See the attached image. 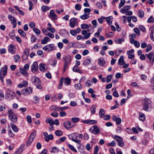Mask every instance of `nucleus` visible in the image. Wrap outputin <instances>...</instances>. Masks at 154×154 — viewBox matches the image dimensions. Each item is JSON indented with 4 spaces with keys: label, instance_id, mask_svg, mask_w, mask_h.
Returning <instances> with one entry per match:
<instances>
[{
    "label": "nucleus",
    "instance_id": "4468645a",
    "mask_svg": "<svg viewBox=\"0 0 154 154\" xmlns=\"http://www.w3.org/2000/svg\"><path fill=\"white\" fill-rule=\"evenodd\" d=\"M43 135L44 136V138L47 142H48L50 140H52L53 139V136L52 134L48 135L47 132H44L43 133Z\"/></svg>",
    "mask_w": 154,
    "mask_h": 154
},
{
    "label": "nucleus",
    "instance_id": "8fccbe9b",
    "mask_svg": "<svg viewBox=\"0 0 154 154\" xmlns=\"http://www.w3.org/2000/svg\"><path fill=\"white\" fill-rule=\"evenodd\" d=\"M55 134L57 136H60L63 134V132L60 130H57L55 132Z\"/></svg>",
    "mask_w": 154,
    "mask_h": 154
},
{
    "label": "nucleus",
    "instance_id": "e2e57ef3",
    "mask_svg": "<svg viewBox=\"0 0 154 154\" xmlns=\"http://www.w3.org/2000/svg\"><path fill=\"white\" fill-rule=\"evenodd\" d=\"M68 147L72 151L77 152V151L74 147L70 144H68Z\"/></svg>",
    "mask_w": 154,
    "mask_h": 154
},
{
    "label": "nucleus",
    "instance_id": "13d9d810",
    "mask_svg": "<svg viewBox=\"0 0 154 154\" xmlns=\"http://www.w3.org/2000/svg\"><path fill=\"white\" fill-rule=\"evenodd\" d=\"M14 58L16 62H18L20 58V56L19 55H16L14 56Z\"/></svg>",
    "mask_w": 154,
    "mask_h": 154
},
{
    "label": "nucleus",
    "instance_id": "a878e982",
    "mask_svg": "<svg viewBox=\"0 0 154 154\" xmlns=\"http://www.w3.org/2000/svg\"><path fill=\"white\" fill-rule=\"evenodd\" d=\"M98 63L100 66H103L105 64V61L102 58L99 59Z\"/></svg>",
    "mask_w": 154,
    "mask_h": 154
},
{
    "label": "nucleus",
    "instance_id": "bb28decb",
    "mask_svg": "<svg viewBox=\"0 0 154 154\" xmlns=\"http://www.w3.org/2000/svg\"><path fill=\"white\" fill-rule=\"evenodd\" d=\"M68 137L69 139L72 140L74 139H77L78 136L76 133H73L68 135Z\"/></svg>",
    "mask_w": 154,
    "mask_h": 154
},
{
    "label": "nucleus",
    "instance_id": "bf43d9fd",
    "mask_svg": "<svg viewBox=\"0 0 154 154\" xmlns=\"http://www.w3.org/2000/svg\"><path fill=\"white\" fill-rule=\"evenodd\" d=\"M69 32L73 36H75L76 35L77 33L76 30H71Z\"/></svg>",
    "mask_w": 154,
    "mask_h": 154
},
{
    "label": "nucleus",
    "instance_id": "c85d7f7f",
    "mask_svg": "<svg viewBox=\"0 0 154 154\" xmlns=\"http://www.w3.org/2000/svg\"><path fill=\"white\" fill-rule=\"evenodd\" d=\"M50 39L48 37H45L44 39L41 40V43L43 44H45L47 43L48 42L50 41Z\"/></svg>",
    "mask_w": 154,
    "mask_h": 154
},
{
    "label": "nucleus",
    "instance_id": "4d7b16f0",
    "mask_svg": "<svg viewBox=\"0 0 154 154\" xmlns=\"http://www.w3.org/2000/svg\"><path fill=\"white\" fill-rule=\"evenodd\" d=\"M105 18L106 17L102 16H101L100 18H98L97 20L100 23L102 24L103 22V19H105Z\"/></svg>",
    "mask_w": 154,
    "mask_h": 154
},
{
    "label": "nucleus",
    "instance_id": "412c9836",
    "mask_svg": "<svg viewBox=\"0 0 154 154\" xmlns=\"http://www.w3.org/2000/svg\"><path fill=\"white\" fill-rule=\"evenodd\" d=\"M146 56L150 62H153L154 61V53L150 52L146 55Z\"/></svg>",
    "mask_w": 154,
    "mask_h": 154
},
{
    "label": "nucleus",
    "instance_id": "1a4fd4ad",
    "mask_svg": "<svg viewBox=\"0 0 154 154\" xmlns=\"http://www.w3.org/2000/svg\"><path fill=\"white\" fill-rule=\"evenodd\" d=\"M8 19L11 21V23L14 25L13 28H15L17 26V20L11 15L9 14L8 15Z\"/></svg>",
    "mask_w": 154,
    "mask_h": 154
},
{
    "label": "nucleus",
    "instance_id": "5fc2aeb1",
    "mask_svg": "<svg viewBox=\"0 0 154 154\" xmlns=\"http://www.w3.org/2000/svg\"><path fill=\"white\" fill-rule=\"evenodd\" d=\"M112 78V75H107L106 76V79H107V80H106V82L108 83H109L111 81Z\"/></svg>",
    "mask_w": 154,
    "mask_h": 154
},
{
    "label": "nucleus",
    "instance_id": "473e14b6",
    "mask_svg": "<svg viewBox=\"0 0 154 154\" xmlns=\"http://www.w3.org/2000/svg\"><path fill=\"white\" fill-rule=\"evenodd\" d=\"M45 122L46 123H49L51 125L55 124L54 121L53 119H50L49 118L46 119Z\"/></svg>",
    "mask_w": 154,
    "mask_h": 154
},
{
    "label": "nucleus",
    "instance_id": "9b49d317",
    "mask_svg": "<svg viewBox=\"0 0 154 154\" xmlns=\"http://www.w3.org/2000/svg\"><path fill=\"white\" fill-rule=\"evenodd\" d=\"M32 91V88L31 87H28L23 89L22 91V93L25 95H28L31 93Z\"/></svg>",
    "mask_w": 154,
    "mask_h": 154
},
{
    "label": "nucleus",
    "instance_id": "6e6d98bb",
    "mask_svg": "<svg viewBox=\"0 0 154 154\" xmlns=\"http://www.w3.org/2000/svg\"><path fill=\"white\" fill-rule=\"evenodd\" d=\"M147 22L148 23H150L151 22L154 23V18L152 17V16H150L148 19Z\"/></svg>",
    "mask_w": 154,
    "mask_h": 154
},
{
    "label": "nucleus",
    "instance_id": "423d86ee",
    "mask_svg": "<svg viewBox=\"0 0 154 154\" xmlns=\"http://www.w3.org/2000/svg\"><path fill=\"white\" fill-rule=\"evenodd\" d=\"M152 109V102L148 98H145V111H149Z\"/></svg>",
    "mask_w": 154,
    "mask_h": 154
},
{
    "label": "nucleus",
    "instance_id": "2eb2a0df",
    "mask_svg": "<svg viewBox=\"0 0 154 154\" xmlns=\"http://www.w3.org/2000/svg\"><path fill=\"white\" fill-rule=\"evenodd\" d=\"M29 54V49L28 48L25 49L22 56V58L23 60H25L27 59Z\"/></svg>",
    "mask_w": 154,
    "mask_h": 154
},
{
    "label": "nucleus",
    "instance_id": "f257e3e1",
    "mask_svg": "<svg viewBox=\"0 0 154 154\" xmlns=\"http://www.w3.org/2000/svg\"><path fill=\"white\" fill-rule=\"evenodd\" d=\"M8 113L9 119L14 123L17 122V117L13 110H9L8 111Z\"/></svg>",
    "mask_w": 154,
    "mask_h": 154
},
{
    "label": "nucleus",
    "instance_id": "ddd939ff",
    "mask_svg": "<svg viewBox=\"0 0 154 154\" xmlns=\"http://www.w3.org/2000/svg\"><path fill=\"white\" fill-rule=\"evenodd\" d=\"M48 17L52 20H56L57 19V15L55 13L54 11L53 10H51L50 11L49 15Z\"/></svg>",
    "mask_w": 154,
    "mask_h": 154
},
{
    "label": "nucleus",
    "instance_id": "4c0bfd02",
    "mask_svg": "<svg viewBox=\"0 0 154 154\" xmlns=\"http://www.w3.org/2000/svg\"><path fill=\"white\" fill-rule=\"evenodd\" d=\"M105 114V112L104 109H100L99 112L100 117L101 118L103 117L104 116Z\"/></svg>",
    "mask_w": 154,
    "mask_h": 154
},
{
    "label": "nucleus",
    "instance_id": "f3484780",
    "mask_svg": "<svg viewBox=\"0 0 154 154\" xmlns=\"http://www.w3.org/2000/svg\"><path fill=\"white\" fill-rule=\"evenodd\" d=\"M31 70L33 73L36 72L38 71V64L36 62H34L32 64L31 67Z\"/></svg>",
    "mask_w": 154,
    "mask_h": 154
},
{
    "label": "nucleus",
    "instance_id": "c03bdc74",
    "mask_svg": "<svg viewBox=\"0 0 154 154\" xmlns=\"http://www.w3.org/2000/svg\"><path fill=\"white\" fill-rule=\"evenodd\" d=\"M89 17V15L85 13V14L81 16L80 17V18L83 20L87 19Z\"/></svg>",
    "mask_w": 154,
    "mask_h": 154
},
{
    "label": "nucleus",
    "instance_id": "4be33fe9",
    "mask_svg": "<svg viewBox=\"0 0 154 154\" xmlns=\"http://www.w3.org/2000/svg\"><path fill=\"white\" fill-rule=\"evenodd\" d=\"M130 42L131 44H134L136 48H138L140 46V43L134 39H130Z\"/></svg>",
    "mask_w": 154,
    "mask_h": 154
},
{
    "label": "nucleus",
    "instance_id": "864d4df0",
    "mask_svg": "<svg viewBox=\"0 0 154 154\" xmlns=\"http://www.w3.org/2000/svg\"><path fill=\"white\" fill-rule=\"evenodd\" d=\"M81 28L82 29H88L89 28V26L87 24L84 23L81 24Z\"/></svg>",
    "mask_w": 154,
    "mask_h": 154
},
{
    "label": "nucleus",
    "instance_id": "2f4dec72",
    "mask_svg": "<svg viewBox=\"0 0 154 154\" xmlns=\"http://www.w3.org/2000/svg\"><path fill=\"white\" fill-rule=\"evenodd\" d=\"M112 19V16H109L108 17H106L105 19L107 22L108 24L110 25L112 24V21L111 20Z\"/></svg>",
    "mask_w": 154,
    "mask_h": 154
},
{
    "label": "nucleus",
    "instance_id": "5701e85b",
    "mask_svg": "<svg viewBox=\"0 0 154 154\" xmlns=\"http://www.w3.org/2000/svg\"><path fill=\"white\" fill-rule=\"evenodd\" d=\"M131 7L129 5H127L123 7L120 10V12L123 13L125 14L130 8Z\"/></svg>",
    "mask_w": 154,
    "mask_h": 154
},
{
    "label": "nucleus",
    "instance_id": "58836bf2",
    "mask_svg": "<svg viewBox=\"0 0 154 154\" xmlns=\"http://www.w3.org/2000/svg\"><path fill=\"white\" fill-rule=\"evenodd\" d=\"M11 126L13 130L15 132H17L18 131V128L14 124L11 123Z\"/></svg>",
    "mask_w": 154,
    "mask_h": 154
},
{
    "label": "nucleus",
    "instance_id": "0eeeda50",
    "mask_svg": "<svg viewBox=\"0 0 154 154\" xmlns=\"http://www.w3.org/2000/svg\"><path fill=\"white\" fill-rule=\"evenodd\" d=\"M36 135V131H33L28 139L26 144V146H29L31 145L34 139L35 138Z\"/></svg>",
    "mask_w": 154,
    "mask_h": 154
},
{
    "label": "nucleus",
    "instance_id": "680f3d73",
    "mask_svg": "<svg viewBox=\"0 0 154 154\" xmlns=\"http://www.w3.org/2000/svg\"><path fill=\"white\" fill-rule=\"evenodd\" d=\"M40 98L37 96H35L34 97L33 102L34 103H38Z\"/></svg>",
    "mask_w": 154,
    "mask_h": 154
},
{
    "label": "nucleus",
    "instance_id": "0e129e2a",
    "mask_svg": "<svg viewBox=\"0 0 154 154\" xmlns=\"http://www.w3.org/2000/svg\"><path fill=\"white\" fill-rule=\"evenodd\" d=\"M125 3V0H121L119 6V8H120L124 6Z\"/></svg>",
    "mask_w": 154,
    "mask_h": 154
},
{
    "label": "nucleus",
    "instance_id": "72a5a7b5",
    "mask_svg": "<svg viewBox=\"0 0 154 154\" xmlns=\"http://www.w3.org/2000/svg\"><path fill=\"white\" fill-rule=\"evenodd\" d=\"M96 107L97 106L94 105H93L91 106L90 108L91 113L94 114L95 113L96 111Z\"/></svg>",
    "mask_w": 154,
    "mask_h": 154
},
{
    "label": "nucleus",
    "instance_id": "7ed1b4c3",
    "mask_svg": "<svg viewBox=\"0 0 154 154\" xmlns=\"http://www.w3.org/2000/svg\"><path fill=\"white\" fill-rule=\"evenodd\" d=\"M63 59L64 61L63 69V71L64 72L67 68L68 64L71 62L72 60L71 57L69 55L64 57Z\"/></svg>",
    "mask_w": 154,
    "mask_h": 154
},
{
    "label": "nucleus",
    "instance_id": "393cba45",
    "mask_svg": "<svg viewBox=\"0 0 154 154\" xmlns=\"http://www.w3.org/2000/svg\"><path fill=\"white\" fill-rule=\"evenodd\" d=\"M28 85V82L26 81H23L21 83L18 85V87L19 88H22L23 87H26Z\"/></svg>",
    "mask_w": 154,
    "mask_h": 154
},
{
    "label": "nucleus",
    "instance_id": "052dcab7",
    "mask_svg": "<svg viewBox=\"0 0 154 154\" xmlns=\"http://www.w3.org/2000/svg\"><path fill=\"white\" fill-rule=\"evenodd\" d=\"M18 32L19 33L23 36H24L26 35L25 33L22 29L18 30Z\"/></svg>",
    "mask_w": 154,
    "mask_h": 154
},
{
    "label": "nucleus",
    "instance_id": "a211bd4d",
    "mask_svg": "<svg viewBox=\"0 0 154 154\" xmlns=\"http://www.w3.org/2000/svg\"><path fill=\"white\" fill-rule=\"evenodd\" d=\"M63 125L66 128L69 129L73 127L75 125H72L69 121H67L64 122Z\"/></svg>",
    "mask_w": 154,
    "mask_h": 154
},
{
    "label": "nucleus",
    "instance_id": "b1692460",
    "mask_svg": "<svg viewBox=\"0 0 154 154\" xmlns=\"http://www.w3.org/2000/svg\"><path fill=\"white\" fill-rule=\"evenodd\" d=\"M132 20L134 22H136L137 21V17L134 16H129L127 17V20L129 23H130L131 22Z\"/></svg>",
    "mask_w": 154,
    "mask_h": 154
},
{
    "label": "nucleus",
    "instance_id": "a19ab883",
    "mask_svg": "<svg viewBox=\"0 0 154 154\" xmlns=\"http://www.w3.org/2000/svg\"><path fill=\"white\" fill-rule=\"evenodd\" d=\"M60 33L63 36H64V34L67 35H68L69 34L68 32L66 31L65 29H63L60 30Z\"/></svg>",
    "mask_w": 154,
    "mask_h": 154
},
{
    "label": "nucleus",
    "instance_id": "a18cd8bd",
    "mask_svg": "<svg viewBox=\"0 0 154 154\" xmlns=\"http://www.w3.org/2000/svg\"><path fill=\"white\" fill-rule=\"evenodd\" d=\"M23 150V148L21 147H20L15 152L14 154H21Z\"/></svg>",
    "mask_w": 154,
    "mask_h": 154
},
{
    "label": "nucleus",
    "instance_id": "69168bd1",
    "mask_svg": "<svg viewBox=\"0 0 154 154\" xmlns=\"http://www.w3.org/2000/svg\"><path fill=\"white\" fill-rule=\"evenodd\" d=\"M6 85L8 87H10L12 85V82L11 80L10 79H8L6 80Z\"/></svg>",
    "mask_w": 154,
    "mask_h": 154
},
{
    "label": "nucleus",
    "instance_id": "c9c22d12",
    "mask_svg": "<svg viewBox=\"0 0 154 154\" xmlns=\"http://www.w3.org/2000/svg\"><path fill=\"white\" fill-rule=\"evenodd\" d=\"M145 48H146V52H148L152 49V46L148 44L147 46V45L146 43H145Z\"/></svg>",
    "mask_w": 154,
    "mask_h": 154
},
{
    "label": "nucleus",
    "instance_id": "3c124183",
    "mask_svg": "<svg viewBox=\"0 0 154 154\" xmlns=\"http://www.w3.org/2000/svg\"><path fill=\"white\" fill-rule=\"evenodd\" d=\"M138 15L140 17H143L144 15V13L142 10H139L138 13Z\"/></svg>",
    "mask_w": 154,
    "mask_h": 154
},
{
    "label": "nucleus",
    "instance_id": "dca6fc26",
    "mask_svg": "<svg viewBox=\"0 0 154 154\" xmlns=\"http://www.w3.org/2000/svg\"><path fill=\"white\" fill-rule=\"evenodd\" d=\"M8 51L12 54H14L16 51L15 45L12 44L10 45L8 47Z\"/></svg>",
    "mask_w": 154,
    "mask_h": 154
},
{
    "label": "nucleus",
    "instance_id": "603ef678",
    "mask_svg": "<svg viewBox=\"0 0 154 154\" xmlns=\"http://www.w3.org/2000/svg\"><path fill=\"white\" fill-rule=\"evenodd\" d=\"M91 61V59H86L84 61L83 64L85 65H88L90 63Z\"/></svg>",
    "mask_w": 154,
    "mask_h": 154
},
{
    "label": "nucleus",
    "instance_id": "6e6552de",
    "mask_svg": "<svg viewBox=\"0 0 154 154\" xmlns=\"http://www.w3.org/2000/svg\"><path fill=\"white\" fill-rule=\"evenodd\" d=\"M90 131L94 134H98L100 133V130L97 126L94 125L89 129Z\"/></svg>",
    "mask_w": 154,
    "mask_h": 154
},
{
    "label": "nucleus",
    "instance_id": "ea45409f",
    "mask_svg": "<svg viewBox=\"0 0 154 154\" xmlns=\"http://www.w3.org/2000/svg\"><path fill=\"white\" fill-rule=\"evenodd\" d=\"M50 8L49 7L46 5H43L41 7L42 10L43 12H46L49 10Z\"/></svg>",
    "mask_w": 154,
    "mask_h": 154
},
{
    "label": "nucleus",
    "instance_id": "f03ea898",
    "mask_svg": "<svg viewBox=\"0 0 154 154\" xmlns=\"http://www.w3.org/2000/svg\"><path fill=\"white\" fill-rule=\"evenodd\" d=\"M31 80L33 84L36 86L37 88L39 89H42V87L41 85V82L38 78L34 76L32 78Z\"/></svg>",
    "mask_w": 154,
    "mask_h": 154
},
{
    "label": "nucleus",
    "instance_id": "cd10ccee",
    "mask_svg": "<svg viewBox=\"0 0 154 154\" xmlns=\"http://www.w3.org/2000/svg\"><path fill=\"white\" fill-rule=\"evenodd\" d=\"M46 66L43 63H41L39 65V69L41 71H44L46 69Z\"/></svg>",
    "mask_w": 154,
    "mask_h": 154
},
{
    "label": "nucleus",
    "instance_id": "e433bc0d",
    "mask_svg": "<svg viewBox=\"0 0 154 154\" xmlns=\"http://www.w3.org/2000/svg\"><path fill=\"white\" fill-rule=\"evenodd\" d=\"M71 82V80L68 78H66L64 79V84L66 85H69Z\"/></svg>",
    "mask_w": 154,
    "mask_h": 154
},
{
    "label": "nucleus",
    "instance_id": "7c9ffc66",
    "mask_svg": "<svg viewBox=\"0 0 154 154\" xmlns=\"http://www.w3.org/2000/svg\"><path fill=\"white\" fill-rule=\"evenodd\" d=\"M119 64L120 65H122L124 64L125 62L124 60V57L122 56L120 57L118 60Z\"/></svg>",
    "mask_w": 154,
    "mask_h": 154
},
{
    "label": "nucleus",
    "instance_id": "09e8293b",
    "mask_svg": "<svg viewBox=\"0 0 154 154\" xmlns=\"http://www.w3.org/2000/svg\"><path fill=\"white\" fill-rule=\"evenodd\" d=\"M114 138L115 140L117 141L118 142L121 141L122 140V138L120 137L117 135L114 136Z\"/></svg>",
    "mask_w": 154,
    "mask_h": 154
},
{
    "label": "nucleus",
    "instance_id": "39448f33",
    "mask_svg": "<svg viewBox=\"0 0 154 154\" xmlns=\"http://www.w3.org/2000/svg\"><path fill=\"white\" fill-rule=\"evenodd\" d=\"M5 96L6 99L8 100H11L15 97V93L11 90H8L6 93Z\"/></svg>",
    "mask_w": 154,
    "mask_h": 154
},
{
    "label": "nucleus",
    "instance_id": "6ab92c4d",
    "mask_svg": "<svg viewBox=\"0 0 154 154\" xmlns=\"http://www.w3.org/2000/svg\"><path fill=\"white\" fill-rule=\"evenodd\" d=\"M112 119L114 121L116 122V124L118 125H119L121 123V119L119 118H117L115 115H113L112 116Z\"/></svg>",
    "mask_w": 154,
    "mask_h": 154
},
{
    "label": "nucleus",
    "instance_id": "79ce46f5",
    "mask_svg": "<svg viewBox=\"0 0 154 154\" xmlns=\"http://www.w3.org/2000/svg\"><path fill=\"white\" fill-rule=\"evenodd\" d=\"M72 70L73 71L75 72H77L80 73H81L82 72V71L79 69H78V67L76 66H75L73 67L72 69Z\"/></svg>",
    "mask_w": 154,
    "mask_h": 154
},
{
    "label": "nucleus",
    "instance_id": "338daca9",
    "mask_svg": "<svg viewBox=\"0 0 154 154\" xmlns=\"http://www.w3.org/2000/svg\"><path fill=\"white\" fill-rule=\"evenodd\" d=\"M84 12L85 14L88 13L87 14L89 15L91 11V10L90 8H85L84 9Z\"/></svg>",
    "mask_w": 154,
    "mask_h": 154
},
{
    "label": "nucleus",
    "instance_id": "49530a36",
    "mask_svg": "<svg viewBox=\"0 0 154 154\" xmlns=\"http://www.w3.org/2000/svg\"><path fill=\"white\" fill-rule=\"evenodd\" d=\"M50 109L53 111H59V107L55 106H53L50 107Z\"/></svg>",
    "mask_w": 154,
    "mask_h": 154
},
{
    "label": "nucleus",
    "instance_id": "c756f323",
    "mask_svg": "<svg viewBox=\"0 0 154 154\" xmlns=\"http://www.w3.org/2000/svg\"><path fill=\"white\" fill-rule=\"evenodd\" d=\"M20 71L21 73L24 75L25 76L28 75L27 71L23 68H20Z\"/></svg>",
    "mask_w": 154,
    "mask_h": 154
},
{
    "label": "nucleus",
    "instance_id": "37998d69",
    "mask_svg": "<svg viewBox=\"0 0 154 154\" xmlns=\"http://www.w3.org/2000/svg\"><path fill=\"white\" fill-rule=\"evenodd\" d=\"M59 149L56 147H54L52 148L50 150V152L51 153H57L59 152Z\"/></svg>",
    "mask_w": 154,
    "mask_h": 154
},
{
    "label": "nucleus",
    "instance_id": "9d476101",
    "mask_svg": "<svg viewBox=\"0 0 154 154\" xmlns=\"http://www.w3.org/2000/svg\"><path fill=\"white\" fill-rule=\"evenodd\" d=\"M54 48L55 46L54 44H50L44 46L42 48V49L47 51H49L54 49Z\"/></svg>",
    "mask_w": 154,
    "mask_h": 154
},
{
    "label": "nucleus",
    "instance_id": "f8f14e48",
    "mask_svg": "<svg viewBox=\"0 0 154 154\" xmlns=\"http://www.w3.org/2000/svg\"><path fill=\"white\" fill-rule=\"evenodd\" d=\"M78 19L75 18H72L70 20L69 26L72 27L73 28L77 24Z\"/></svg>",
    "mask_w": 154,
    "mask_h": 154
},
{
    "label": "nucleus",
    "instance_id": "de8ad7c7",
    "mask_svg": "<svg viewBox=\"0 0 154 154\" xmlns=\"http://www.w3.org/2000/svg\"><path fill=\"white\" fill-rule=\"evenodd\" d=\"M144 114L143 113L141 112H140L139 113V118L140 120L142 121H143L144 120Z\"/></svg>",
    "mask_w": 154,
    "mask_h": 154
},
{
    "label": "nucleus",
    "instance_id": "20e7f679",
    "mask_svg": "<svg viewBox=\"0 0 154 154\" xmlns=\"http://www.w3.org/2000/svg\"><path fill=\"white\" fill-rule=\"evenodd\" d=\"M7 66L6 65H4L2 68L0 72V79L2 83H3L4 80L3 79L5 77L7 73Z\"/></svg>",
    "mask_w": 154,
    "mask_h": 154
},
{
    "label": "nucleus",
    "instance_id": "f704fd0d",
    "mask_svg": "<svg viewBox=\"0 0 154 154\" xmlns=\"http://www.w3.org/2000/svg\"><path fill=\"white\" fill-rule=\"evenodd\" d=\"M124 41V38H116L115 39V41L116 44H121Z\"/></svg>",
    "mask_w": 154,
    "mask_h": 154
},
{
    "label": "nucleus",
    "instance_id": "aec40b11",
    "mask_svg": "<svg viewBox=\"0 0 154 154\" xmlns=\"http://www.w3.org/2000/svg\"><path fill=\"white\" fill-rule=\"evenodd\" d=\"M82 122L85 124H94L97 123V121L96 120L90 119H87L85 121H82Z\"/></svg>",
    "mask_w": 154,
    "mask_h": 154
},
{
    "label": "nucleus",
    "instance_id": "774afa93",
    "mask_svg": "<svg viewBox=\"0 0 154 154\" xmlns=\"http://www.w3.org/2000/svg\"><path fill=\"white\" fill-rule=\"evenodd\" d=\"M33 31L37 35H39L40 34L41 32L39 29L37 28H34L33 29Z\"/></svg>",
    "mask_w": 154,
    "mask_h": 154
}]
</instances>
